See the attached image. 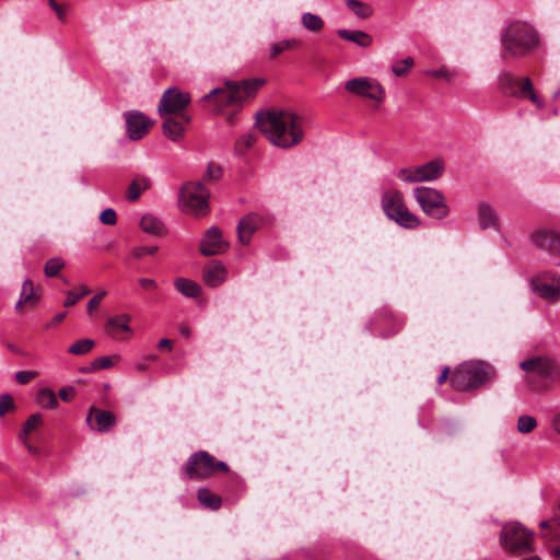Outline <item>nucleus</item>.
Instances as JSON below:
<instances>
[{
    "mask_svg": "<svg viewBox=\"0 0 560 560\" xmlns=\"http://www.w3.org/2000/svg\"><path fill=\"white\" fill-rule=\"evenodd\" d=\"M256 124L272 144L283 149L296 145L304 137L303 119L290 110L258 114Z\"/></svg>",
    "mask_w": 560,
    "mask_h": 560,
    "instance_id": "obj_1",
    "label": "nucleus"
},
{
    "mask_svg": "<svg viewBox=\"0 0 560 560\" xmlns=\"http://www.w3.org/2000/svg\"><path fill=\"white\" fill-rule=\"evenodd\" d=\"M264 83L262 79L244 80L241 83L226 82L224 86L211 90L200 101L211 103V110L221 113L225 107L240 106L244 101L254 96Z\"/></svg>",
    "mask_w": 560,
    "mask_h": 560,
    "instance_id": "obj_2",
    "label": "nucleus"
},
{
    "mask_svg": "<svg viewBox=\"0 0 560 560\" xmlns=\"http://www.w3.org/2000/svg\"><path fill=\"white\" fill-rule=\"evenodd\" d=\"M536 31L526 22L514 21L502 32L503 50L513 57H524L538 46Z\"/></svg>",
    "mask_w": 560,
    "mask_h": 560,
    "instance_id": "obj_3",
    "label": "nucleus"
},
{
    "mask_svg": "<svg viewBox=\"0 0 560 560\" xmlns=\"http://www.w3.org/2000/svg\"><path fill=\"white\" fill-rule=\"evenodd\" d=\"M494 376V369L482 361H470L459 364L451 374L450 381L454 389L468 392L480 387Z\"/></svg>",
    "mask_w": 560,
    "mask_h": 560,
    "instance_id": "obj_4",
    "label": "nucleus"
},
{
    "mask_svg": "<svg viewBox=\"0 0 560 560\" xmlns=\"http://www.w3.org/2000/svg\"><path fill=\"white\" fill-rule=\"evenodd\" d=\"M520 368L526 372L524 381L533 392L546 390L560 372L558 363L548 357L524 360Z\"/></svg>",
    "mask_w": 560,
    "mask_h": 560,
    "instance_id": "obj_5",
    "label": "nucleus"
},
{
    "mask_svg": "<svg viewBox=\"0 0 560 560\" xmlns=\"http://www.w3.org/2000/svg\"><path fill=\"white\" fill-rule=\"evenodd\" d=\"M184 470L189 479L200 480L213 476L217 471L228 472L229 466L208 452L199 451L188 457Z\"/></svg>",
    "mask_w": 560,
    "mask_h": 560,
    "instance_id": "obj_6",
    "label": "nucleus"
},
{
    "mask_svg": "<svg viewBox=\"0 0 560 560\" xmlns=\"http://www.w3.org/2000/svg\"><path fill=\"white\" fill-rule=\"evenodd\" d=\"M498 81L499 90L503 95L529 98L538 108L544 107V103L535 93L529 78H518L510 71H504L500 73Z\"/></svg>",
    "mask_w": 560,
    "mask_h": 560,
    "instance_id": "obj_7",
    "label": "nucleus"
},
{
    "mask_svg": "<svg viewBox=\"0 0 560 560\" xmlns=\"http://www.w3.org/2000/svg\"><path fill=\"white\" fill-rule=\"evenodd\" d=\"M382 208L385 214L400 226L415 229L420 224L419 219L406 207L402 194L398 190H389L383 195Z\"/></svg>",
    "mask_w": 560,
    "mask_h": 560,
    "instance_id": "obj_8",
    "label": "nucleus"
},
{
    "mask_svg": "<svg viewBox=\"0 0 560 560\" xmlns=\"http://www.w3.org/2000/svg\"><path fill=\"white\" fill-rule=\"evenodd\" d=\"M209 190L201 183H188L180 191L184 210L196 217L206 215L209 212Z\"/></svg>",
    "mask_w": 560,
    "mask_h": 560,
    "instance_id": "obj_9",
    "label": "nucleus"
},
{
    "mask_svg": "<svg viewBox=\"0 0 560 560\" xmlns=\"http://www.w3.org/2000/svg\"><path fill=\"white\" fill-rule=\"evenodd\" d=\"M413 196L428 215L435 219H444L448 215L450 208L445 202V197L439 190L420 186L413 189Z\"/></svg>",
    "mask_w": 560,
    "mask_h": 560,
    "instance_id": "obj_10",
    "label": "nucleus"
},
{
    "mask_svg": "<svg viewBox=\"0 0 560 560\" xmlns=\"http://www.w3.org/2000/svg\"><path fill=\"white\" fill-rule=\"evenodd\" d=\"M533 534L520 523L506 524L501 532V540L505 549L525 553L532 551Z\"/></svg>",
    "mask_w": 560,
    "mask_h": 560,
    "instance_id": "obj_11",
    "label": "nucleus"
},
{
    "mask_svg": "<svg viewBox=\"0 0 560 560\" xmlns=\"http://www.w3.org/2000/svg\"><path fill=\"white\" fill-rule=\"evenodd\" d=\"M345 89L355 96L368 98L376 103H383L386 97L383 85L376 79L369 77L350 79L346 82Z\"/></svg>",
    "mask_w": 560,
    "mask_h": 560,
    "instance_id": "obj_12",
    "label": "nucleus"
},
{
    "mask_svg": "<svg viewBox=\"0 0 560 560\" xmlns=\"http://www.w3.org/2000/svg\"><path fill=\"white\" fill-rule=\"evenodd\" d=\"M444 172L442 160H432L416 167H406L399 170L397 176L406 183L430 182L438 179Z\"/></svg>",
    "mask_w": 560,
    "mask_h": 560,
    "instance_id": "obj_13",
    "label": "nucleus"
},
{
    "mask_svg": "<svg viewBox=\"0 0 560 560\" xmlns=\"http://www.w3.org/2000/svg\"><path fill=\"white\" fill-rule=\"evenodd\" d=\"M529 240L539 252L547 256V262L555 265V261L560 259V233L553 230L541 229L532 232Z\"/></svg>",
    "mask_w": 560,
    "mask_h": 560,
    "instance_id": "obj_14",
    "label": "nucleus"
},
{
    "mask_svg": "<svg viewBox=\"0 0 560 560\" xmlns=\"http://www.w3.org/2000/svg\"><path fill=\"white\" fill-rule=\"evenodd\" d=\"M190 101L189 93L183 92L175 86L168 88L160 100L158 112L162 117L171 114H180Z\"/></svg>",
    "mask_w": 560,
    "mask_h": 560,
    "instance_id": "obj_15",
    "label": "nucleus"
},
{
    "mask_svg": "<svg viewBox=\"0 0 560 560\" xmlns=\"http://www.w3.org/2000/svg\"><path fill=\"white\" fill-rule=\"evenodd\" d=\"M533 291L548 301H557L560 298V277L550 272H541L530 281Z\"/></svg>",
    "mask_w": 560,
    "mask_h": 560,
    "instance_id": "obj_16",
    "label": "nucleus"
},
{
    "mask_svg": "<svg viewBox=\"0 0 560 560\" xmlns=\"http://www.w3.org/2000/svg\"><path fill=\"white\" fill-rule=\"evenodd\" d=\"M229 243L222 237L219 228L212 226L205 233L200 243V253L203 256H214L223 254L228 250Z\"/></svg>",
    "mask_w": 560,
    "mask_h": 560,
    "instance_id": "obj_17",
    "label": "nucleus"
},
{
    "mask_svg": "<svg viewBox=\"0 0 560 560\" xmlns=\"http://www.w3.org/2000/svg\"><path fill=\"white\" fill-rule=\"evenodd\" d=\"M86 422L94 431L108 432L116 425V416L109 410L91 407Z\"/></svg>",
    "mask_w": 560,
    "mask_h": 560,
    "instance_id": "obj_18",
    "label": "nucleus"
},
{
    "mask_svg": "<svg viewBox=\"0 0 560 560\" xmlns=\"http://www.w3.org/2000/svg\"><path fill=\"white\" fill-rule=\"evenodd\" d=\"M127 135L131 140H139L149 132L151 121L141 113L126 115Z\"/></svg>",
    "mask_w": 560,
    "mask_h": 560,
    "instance_id": "obj_19",
    "label": "nucleus"
},
{
    "mask_svg": "<svg viewBox=\"0 0 560 560\" xmlns=\"http://www.w3.org/2000/svg\"><path fill=\"white\" fill-rule=\"evenodd\" d=\"M261 221V218L256 213H249L240 220L237 235L243 245L250 242L252 235L259 229Z\"/></svg>",
    "mask_w": 560,
    "mask_h": 560,
    "instance_id": "obj_20",
    "label": "nucleus"
},
{
    "mask_svg": "<svg viewBox=\"0 0 560 560\" xmlns=\"http://www.w3.org/2000/svg\"><path fill=\"white\" fill-rule=\"evenodd\" d=\"M40 298V288L35 287L34 283L26 279L22 284V291L20 294V299L15 305V310L19 312L22 305H27L30 307H34Z\"/></svg>",
    "mask_w": 560,
    "mask_h": 560,
    "instance_id": "obj_21",
    "label": "nucleus"
},
{
    "mask_svg": "<svg viewBox=\"0 0 560 560\" xmlns=\"http://www.w3.org/2000/svg\"><path fill=\"white\" fill-rule=\"evenodd\" d=\"M130 319L131 317L128 314L109 317L106 322L105 330L110 337L121 340L124 338L120 336V332H130L131 330L129 326Z\"/></svg>",
    "mask_w": 560,
    "mask_h": 560,
    "instance_id": "obj_22",
    "label": "nucleus"
},
{
    "mask_svg": "<svg viewBox=\"0 0 560 560\" xmlns=\"http://www.w3.org/2000/svg\"><path fill=\"white\" fill-rule=\"evenodd\" d=\"M226 278V269L218 261L209 264L203 269V280L207 285L215 288L220 285Z\"/></svg>",
    "mask_w": 560,
    "mask_h": 560,
    "instance_id": "obj_23",
    "label": "nucleus"
},
{
    "mask_svg": "<svg viewBox=\"0 0 560 560\" xmlns=\"http://www.w3.org/2000/svg\"><path fill=\"white\" fill-rule=\"evenodd\" d=\"M478 223L481 230L495 229L498 225L497 212L486 201L478 205Z\"/></svg>",
    "mask_w": 560,
    "mask_h": 560,
    "instance_id": "obj_24",
    "label": "nucleus"
},
{
    "mask_svg": "<svg viewBox=\"0 0 560 560\" xmlns=\"http://www.w3.org/2000/svg\"><path fill=\"white\" fill-rule=\"evenodd\" d=\"M337 35L363 48L370 47L373 44V37L364 31L340 28L337 31Z\"/></svg>",
    "mask_w": 560,
    "mask_h": 560,
    "instance_id": "obj_25",
    "label": "nucleus"
},
{
    "mask_svg": "<svg viewBox=\"0 0 560 560\" xmlns=\"http://www.w3.org/2000/svg\"><path fill=\"white\" fill-rule=\"evenodd\" d=\"M162 130L166 138L177 142L184 136V126L180 121L173 117H166L162 124Z\"/></svg>",
    "mask_w": 560,
    "mask_h": 560,
    "instance_id": "obj_26",
    "label": "nucleus"
},
{
    "mask_svg": "<svg viewBox=\"0 0 560 560\" xmlns=\"http://www.w3.org/2000/svg\"><path fill=\"white\" fill-rule=\"evenodd\" d=\"M140 226L143 232L152 235L160 236L166 232L163 222L152 214L143 215L140 221Z\"/></svg>",
    "mask_w": 560,
    "mask_h": 560,
    "instance_id": "obj_27",
    "label": "nucleus"
},
{
    "mask_svg": "<svg viewBox=\"0 0 560 560\" xmlns=\"http://www.w3.org/2000/svg\"><path fill=\"white\" fill-rule=\"evenodd\" d=\"M175 288L187 298H197L201 293V287L187 278H177L174 281Z\"/></svg>",
    "mask_w": 560,
    "mask_h": 560,
    "instance_id": "obj_28",
    "label": "nucleus"
},
{
    "mask_svg": "<svg viewBox=\"0 0 560 560\" xmlns=\"http://www.w3.org/2000/svg\"><path fill=\"white\" fill-rule=\"evenodd\" d=\"M302 45L299 38H285L271 44L270 58L273 59L287 50L295 49Z\"/></svg>",
    "mask_w": 560,
    "mask_h": 560,
    "instance_id": "obj_29",
    "label": "nucleus"
},
{
    "mask_svg": "<svg viewBox=\"0 0 560 560\" xmlns=\"http://www.w3.org/2000/svg\"><path fill=\"white\" fill-rule=\"evenodd\" d=\"M197 498L202 506L214 510V511L219 510L222 504L221 498L219 495L212 493L207 488L199 489L198 493H197Z\"/></svg>",
    "mask_w": 560,
    "mask_h": 560,
    "instance_id": "obj_30",
    "label": "nucleus"
},
{
    "mask_svg": "<svg viewBox=\"0 0 560 560\" xmlns=\"http://www.w3.org/2000/svg\"><path fill=\"white\" fill-rule=\"evenodd\" d=\"M151 185V182L147 177H139L132 180L127 190V199L129 201H136L140 195L147 190Z\"/></svg>",
    "mask_w": 560,
    "mask_h": 560,
    "instance_id": "obj_31",
    "label": "nucleus"
},
{
    "mask_svg": "<svg viewBox=\"0 0 560 560\" xmlns=\"http://www.w3.org/2000/svg\"><path fill=\"white\" fill-rule=\"evenodd\" d=\"M301 24L305 30L312 33H318L323 31L325 26L324 20L319 15L311 12H305L302 14Z\"/></svg>",
    "mask_w": 560,
    "mask_h": 560,
    "instance_id": "obj_32",
    "label": "nucleus"
},
{
    "mask_svg": "<svg viewBox=\"0 0 560 560\" xmlns=\"http://www.w3.org/2000/svg\"><path fill=\"white\" fill-rule=\"evenodd\" d=\"M346 4L358 18L368 19L373 14L371 5L362 1L346 0Z\"/></svg>",
    "mask_w": 560,
    "mask_h": 560,
    "instance_id": "obj_33",
    "label": "nucleus"
},
{
    "mask_svg": "<svg viewBox=\"0 0 560 560\" xmlns=\"http://www.w3.org/2000/svg\"><path fill=\"white\" fill-rule=\"evenodd\" d=\"M36 401L42 407L55 409L58 406V400L55 393L49 388H42L37 393Z\"/></svg>",
    "mask_w": 560,
    "mask_h": 560,
    "instance_id": "obj_34",
    "label": "nucleus"
},
{
    "mask_svg": "<svg viewBox=\"0 0 560 560\" xmlns=\"http://www.w3.org/2000/svg\"><path fill=\"white\" fill-rule=\"evenodd\" d=\"M95 346V341L90 338L79 339L73 342L69 348L68 352L74 355H84L89 353Z\"/></svg>",
    "mask_w": 560,
    "mask_h": 560,
    "instance_id": "obj_35",
    "label": "nucleus"
},
{
    "mask_svg": "<svg viewBox=\"0 0 560 560\" xmlns=\"http://www.w3.org/2000/svg\"><path fill=\"white\" fill-rule=\"evenodd\" d=\"M42 424V416L40 413L32 415L23 425V429L20 433V439L26 443L28 434L37 429Z\"/></svg>",
    "mask_w": 560,
    "mask_h": 560,
    "instance_id": "obj_36",
    "label": "nucleus"
},
{
    "mask_svg": "<svg viewBox=\"0 0 560 560\" xmlns=\"http://www.w3.org/2000/svg\"><path fill=\"white\" fill-rule=\"evenodd\" d=\"M120 360V357L115 354L110 357H100L92 361L91 368L89 371H97V370H104L109 369L114 366L118 361Z\"/></svg>",
    "mask_w": 560,
    "mask_h": 560,
    "instance_id": "obj_37",
    "label": "nucleus"
},
{
    "mask_svg": "<svg viewBox=\"0 0 560 560\" xmlns=\"http://www.w3.org/2000/svg\"><path fill=\"white\" fill-rule=\"evenodd\" d=\"M516 428L520 433L528 434L537 428V420L533 416L523 415L518 417Z\"/></svg>",
    "mask_w": 560,
    "mask_h": 560,
    "instance_id": "obj_38",
    "label": "nucleus"
},
{
    "mask_svg": "<svg viewBox=\"0 0 560 560\" xmlns=\"http://www.w3.org/2000/svg\"><path fill=\"white\" fill-rule=\"evenodd\" d=\"M65 267V262L61 258H50L46 264H45V268H44V271H45V275L47 277H56L58 276V273L60 272V270Z\"/></svg>",
    "mask_w": 560,
    "mask_h": 560,
    "instance_id": "obj_39",
    "label": "nucleus"
},
{
    "mask_svg": "<svg viewBox=\"0 0 560 560\" xmlns=\"http://www.w3.org/2000/svg\"><path fill=\"white\" fill-rule=\"evenodd\" d=\"M90 292V289L85 285H81L79 292L68 291L63 305L66 307L73 306L81 298L88 295Z\"/></svg>",
    "mask_w": 560,
    "mask_h": 560,
    "instance_id": "obj_40",
    "label": "nucleus"
},
{
    "mask_svg": "<svg viewBox=\"0 0 560 560\" xmlns=\"http://www.w3.org/2000/svg\"><path fill=\"white\" fill-rule=\"evenodd\" d=\"M428 73L436 79L444 80L448 83L453 82L458 74L455 70H450L446 67H442L438 70H431Z\"/></svg>",
    "mask_w": 560,
    "mask_h": 560,
    "instance_id": "obj_41",
    "label": "nucleus"
},
{
    "mask_svg": "<svg viewBox=\"0 0 560 560\" xmlns=\"http://www.w3.org/2000/svg\"><path fill=\"white\" fill-rule=\"evenodd\" d=\"M256 141L253 133H245L235 143V150L243 154L245 153Z\"/></svg>",
    "mask_w": 560,
    "mask_h": 560,
    "instance_id": "obj_42",
    "label": "nucleus"
},
{
    "mask_svg": "<svg viewBox=\"0 0 560 560\" xmlns=\"http://www.w3.org/2000/svg\"><path fill=\"white\" fill-rule=\"evenodd\" d=\"M413 66V59L411 57H407L401 61H397L392 66V71L396 77L405 75L408 70Z\"/></svg>",
    "mask_w": 560,
    "mask_h": 560,
    "instance_id": "obj_43",
    "label": "nucleus"
},
{
    "mask_svg": "<svg viewBox=\"0 0 560 560\" xmlns=\"http://www.w3.org/2000/svg\"><path fill=\"white\" fill-rule=\"evenodd\" d=\"M15 408L13 398L9 394L0 395V416H4L8 411Z\"/></svg>",
    "mask_w": 560,
    "mask_h": 560,
    "instance_id": "obj_44",
    "label": "nucleus"
},
{
    "mask_svg": "<svg viewBox=\"0 0 560 560\" xmlns=\"http://www.w3.org/2000/svg\"><path fill=\"white\" fill-rule=\"evenodd\" d=\"M100 220L103 224L114 225L117 221V214L114 209L108 208L102 211Z\"/></svg>",
    "mask_w": 560,
    "mask_h": 560,
    "instance_id": "obj_45",
    "label": "nucleus"
},
{
    "mask_svg": "<svg viewBox=\"0 0 560 560\" xmlns=\"http://www.w3.org/2000/svg\"><path fill=\"white\" fill-rule=\"evenodd\" d=\"M158 252V246H139L133 248L132 255L135 258H142L147 255H154Z\"/></svg>",
    "mask_w": 560,
    "mask_h": 560,
    "instance_id": "obj_46",
    "label": "nucleus"
},
{
    "mask_svg": "<svg viewBox=\"0 0 560 560\" xmlns=\"http://www.w3.org/2000/svg\"><path fill=\"white\" fill-rule=\"evenodd\" d=\"M222 175V168L221 166L210 163L207 167V172L205 174V177L209 180H218Z\"/></svg>",
    "mask_w": 560,
    "mask_h": 560,
    "instance_id": "obj_47",
    "label": "nucleus"
},
{
    "mask_svg": "<svg viewBox=\"0 0 560 560\" xmlns=\"http://www.w3.org/2000/svg\"><path fill=\"white\" fill-rule=\"evenodd\" d=\"M36 376H37V372H35V371H28V370L27 371H19L15 374V380L20 384H27L32 380H34Z\"/></svg>",
    "mask_w": 560,
    "mask_h": 560,
    "instance_id": "obj_48",
    "label": "nucleus"
},
{
    "mask_svg": "<svg viewBox=\"0 0 560 560\" xmlns=\"http://www.w3.org/2000/svg\"><path fill=\"white\" fill-rule=\"evenodd\" d=\"M106 295V292L105 291H102L100 293H97L96 295H94L88 303V307H86V311L88 313L91 315L93 313L94 310H96L102 300L104 299V296Z\"/></svg>",
    "mask_w": 560,
    "mask_h": 560,
    "instance_id": "obj_49",
    "label": "nucleus"
},
{
    "mask_svg": "<svg viewBox=\"0 0 560 560\" xmlns=\"http://www.w3.org/2000/svg\"><path fill=\"white\" fill-rule=\"evenodd\" d=\"M75 396V389L72 386L62 387L59 389V397L63 401H71Z\"/></svg>",
    "mask_w": 560,
    "mask_h": 560,
    "instance_id": "obj_50",
    "label": "nucleus"
},
{
    "mask_svg": "<svg viewBox=\"0 0 560 560\" xmlns=\"http://www.w3.org/2000/svg\"><path fill=\"white\" fill-rule=\"evenodd\" d=\"M49 7L56 12L59 20L63 21L66 16V12L63 8L56 2V0H48Z\"/></svg>",
    "mask_w": 560,
    "mask_h": 560,
    "instance_id": "obj_51",
    "label": "nucleus"
},
{
    "mask_svg": "<svg viewBox=\"0 0 560 560\" xmlns=\"http://www.w3.org/2000/svg\"><path fill=\"white\" fill-rule=\"evenodd\" d=\"M139 283L142 288L148 289V290H154L158 287L155 280L149 279V278H141L139 280Z\"/></svg>",
    "mask_w": 560,
    "mask_h": 560,
    "instance_id": "obj_52",
    "label": "nucleus"
},
{
    "mask_svg": "<svg viewBox=\"0 0 560 560\" xmlns=\"http://www.w3.org/2000/svg\"><path fill=\"white\" fill-rule=\"evenodd\" d=\"M551 427L557 433H560V411L552 417Z\"/></svg>",
    "mask_w": 560,
    "mask_h": 560,
    "instance_id": "obj_53",
    "label": "nucleus"
},
{
    "mask_svg": "<svg viewBox=\"0 0 560 560\" xmlns=\"http://www.w3.org/2000/svg\"><path fill=\"white\" fill-rule=\"evenodd\" d=\"M158 348L159 349H167V350H172L173 348V341L171 339H167V338H163L159 341L158 343Z\"/></svg>",
    "mask_w": 560,
    "mask_h": 560,
    "instance_id": "obj_54",
    "label": "nucleus"
},
{
    "mask_svg": "<svg viewBox=\"0 0 560 560\" xmlns=\"http://www.w3.org/2000/svg\"><path fill=\"white\" fill-rule=\"evenodd\" d=\"M65 317H66V313H59V314H57V315L54 317L52 322H51L50 324H48V325H47V328H49V327H51V326H54V325H57V324L61 323V322L65 319Z\"/></svg>",
    "mask_w": 560,
    "mask_h": 560,
    "instance_id": "obj_55",
    "label": "nucleus"
},
{
    "mask_svg": "<svg viewBox=\"0 0 560 560\" xmlns=\"http://www.w3.org/2000/svg\"><path fill=\"white\" fill-rule=\"evenodd\" d=\"M448 373H450V368H445V369L442 371L441 375H440V376H439V378H438V383H439L440 385H441V384H443V383L447 380V377H448Z\"/></svg>",
    "mask_w": 560,
    "mask_h": 560,
    "instance_id": "obj_56",
    "label": "nucleus"
},
{
    "mask_svg": "<svg viewBox=\"0 0 560 560\" xmlns=\"http://www.w3.org/2000/svg\"><path fill=\"white\" fill-rule=\"evenodd\" d=\"M179 334L182 336H184L185 338H189L190 337V329H189V327H187L185 325L180 326L179 327Z\"/></svg>",
    "mask_w": 560,
    "mask_h": 560,
    "instance_id": "obj_57",
    "label": "nucleus"
},
{
    "mask_svg": "<svg viewBox=\"0 0 560 560\" xmlns=\"http://www.w3.org/2000/svg\"><path fill=\"white\" fill-rule=\"evenodd\" d=\"M147 369L145 364L143 363H137L136 364V370L139 371V372H142Z\"/></svg>",
    "mask_w": 560,
    "mask_h": 560,
    "instance_id": "obj_58",
    "label": "nucleus"
},
{
    "mask_svg": "<svg viewBox=\"0 0 560 560\" xmlns=\"http://www.w3.org/2000/svg\"><path fill=\"white\" fill-rule=\"evenodd\" d=\"M552 555L560 560V547L553 548Z\"/></svg>",
    "mask_w": 560,
    "mask_h": 560,
    "instance_id": "obj_59",
    "label": "nucleus"
},
{
    "mask_svg": "<svg viewBox=\"0 0 560 560\" xmlns=\"http://www.w3.org/2000/svg\"><path fill=\"white\" fill-rule=\"evenodd\" d=\"M8 348L14 353H21V351L13 345H8Z\"/></svg>",
    "mask_w": 560,
    "mask_h": 560,
    "instance_id": "obj_60",
    "label": "nucleus"
},
{
    "mask_svg": "<svg viewBox=\"0 0 560 560\" xmlns=\"http://www.w3.org/2000/svg\"><path fill=\"white\" fill-rule=\"evenodd\" d=\"M148 360H151V361H155L156 360V355L155 354H150L147 357Z\"/></svg>",
    "mask_w": 560,
    "mask_h": 560,
    "instance_id": "obj_61",
    "label": "nucleus"
},
{
    "mask_svg": "<svg viewBox=\"0 0 560 560\" xmlns=\"http://www.w3.org/2000/svg\"><path fill=\"white\" fill-rule=\"evenodd\" d=\"M548 524H549L548 521H542V522H540V527L545 528L548 526Z\"/></svg>",
    "mask_w": 560,
    "mask_h": 560,
    "instance_id": "obj_62",
    "label": "nucleus"
},
{
    "mask_svg": "<svg viewBox=\"0 0 560 560\" xmlns=\"http://www.w3.org/2000/svg\"><path fill=\"white\" fill-rule=\"evenodd\" d=\"M27 447L31 452H35V448H33L31 445H27Z\"/></svg>",
    "mask_w": 560,
    "mask_h": 560,
    "instance_id": "obj_63",
    "label": "nucleus"
},
{
    "mask_svg": "<svg viewBox=\"0 0 560 560\" xmlns=\"http://www.w3.org/2000/svg\"><path fill=\"white\" fill-rule=\"evenodd\" d=\"M555 265L560 266V259H558V261H555Z\"/></svg>",
    "mask_w": 560,
    "mask_h": 560,
    "instance_id": "obj_64",
    "label": "nucleus"
}]
</instances>
